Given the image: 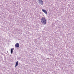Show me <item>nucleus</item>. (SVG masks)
<instances>
[{
	"instance_id": "f257e3e1",
	"label": "nucleus",
	"mask_w": 74,
	"mask_h": 74,
	"mask_svg": "<svg viewBox=\"0 0 74 74\" xmlns=\"http://www.w3.org/2000/svg\"><path fill=\"white\" fill-rule=\"evenodd\" d=\"M41 23H42V25H45L47 23V20L45 19V18L44 17H42L41 20Z\"/></svg>"
},
{
	"instance_id": "f03ea898",
	"label": "nucleus",
	"mask_w": 74,
	"mask_h": 74,
	"mask_svg": "<svg viewBox=\"0 0 74 74\" xmlns=\"http://www.w3.org/2000/svg\"><path fill=\"white\" fill-rule=\"evenodd\" d=\"M39 3L40 4H41V5H43V4H44V2H43V1L42 0H38Z\"/></svg>"
},
{
	"instance_id": "7ed1b4c3",
	"label": "nucleus",
	"mask_w": 74,
	"mask_h": 74,
	"mask_svg": "<svg viewBox=\"0 0 74 74\" xmlns=\"http://www.w3.org/2000/svg\"><path fill=\"white\" fill-rule=\"evenodd\" d=\"M42 11H43V12H44V13L46 14V15H48V13H47V12L46 10H44V9H42Z\"/></svg>"
},
{
	"instance_id": "20e7f679",
	"label": "nucleus",
	"mask_w": 74,
	"mask_h": 74,
	"mask_svg": "<svg viewBox=\"0 0 74 74\" xmlns=\"http://www.w3.org/2000/svg\"><path fill=\"white\" fill-rule=\"evenodd\" d=\"M15 46L16 48H19V44L18 43H17L16 44Z\"/></svg>"
},
{
	"instance_id": "39448f33",
	"label": "nucleus",
	"mask_w": 74,
	"mask_h": 74,
	"mask_svg": "<svg viewBox=\"0 0 74 74\" xmlns=\"http://www.w3.org/2000/svg\"><path fill=\"white\" fill-rule=\"evenodd\" d=\"M18 62L17 61L15 67H16L17 66H18Z\"/></svg>"
},
{
	"instance_id": "423d86ee",
	"label": "nucleus",
	"mask_w": 74,
	"mask_h": 74,
	"mask_svg": "<svg viewBox=\"0 0 74 74\" xmlns=\"http://www.w3.org/2000/svg\"><path fill=\"white\" fill-rule=\"evenodd\" d=\"M13 52V48H12L11 50V53L12 54Z\"/></svg>"
}]
</instances>
